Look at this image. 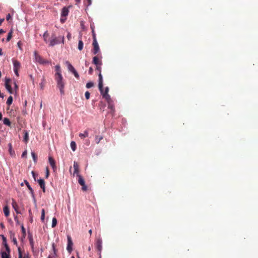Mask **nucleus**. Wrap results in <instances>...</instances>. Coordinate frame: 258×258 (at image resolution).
<instances>
[{
	"label": "nucleus",
	"instance_id": "52",
	"mask_svg": "<svg viewBox=\"0 0 258 258\" xmlns=\"http://www.w3.org/2000/svg\"><path fill=\"white\" fill-rule=\"evenodd\" d=\"M17 45H18V47H19L21 50H22V47H21L22 43H21V41H19V42L17 43Z\"/></svg>",
	"mask_w": 258,
	"mask_h": 258
},
{
	"label": "nucleus",
	"instance_id": "35",
	"mask_svg": "<svg viewBox=\"0 0 258 258\" xmlns=\"http://www.w3.org/2000/svg\"><path fill=\"white\" fill-rule=\"evenodd\" d=\"M31 155H32V157L33 159L34 160V162L35 163H36L37 160V155L34 152H31Z\"/></svg>",
	"mask_w": 258,
	"mask_h": 258
},
{
	"label": "nucleus",
	"instance_id": "20",
	"mask_svg": "<svg viewBox=\"0 0 258 258\" xmlns=\"http://www.w3.org/2000/svg\"><path fill=\"white\" fill-rule=\"evenodd\" d=\"M23 133L24 134L23 141L25 143H27L29 140V133L26 130H24Z\"/></svg>",
	"mask_w": 258,
	"mask_h": 258
},
{
	"label": "nucleus",
	"instance_id": "38",
	"mask_svg": "<svg viewBox=\"0 0 258 258\" xmlns=\"http://www.w3.org/2000/svg\"><path fill=\"white\" fill-rule=\"evenodd\" d=\"M29 241H30V244L32 248H33V246H34V241H33V239L32 237V236H29Z\"/></svg>",
	"mask_w": 258,
	"mask_h": 258
},
{
	"label": "nucleus",
	"instance_id": "53",
	"mask_svg": "<svg viewBox=\"0 0 258 258\" xmlns=\"http://www.w3.org/2000/svg\"><path fill=\"white\" fill-rule=\"evenodd\" d=\"M14 73H15V75L17 77H18L19 76V73H18L19 70H14Z\"/></svg>",
	"mask_w": 258,
	"mask_h": 258
},
{
	"label": "nucleus",
	"instance_id": "33",
	"mask_svg": "<svg viewBox=\"0 0 258 258\" xmlns=\"http://www.w3.org/2000/svg\"><path fill=\"white\" fill-rule=\"evenodd\" d=\"M71 147L73 151H75L76 149V144L74 141H72L71 143Z\"/></svg>",
	"mask_w": 258,
	"mask_h": 258
},
{
	"label": "nucleus",
	"instance_id": "12",
	"mask_svg": "<svg viewBox=\"0 0 258 258\" xmlns=\"http://www.w3.org/2000/svg\"><path fill=\"white\" fill-rule=\"evenodd\" d=\"M48 160L50 166L52 167L53 171H55L56 170L55 160L51 156H49Z\"/></svg>",
	"mask_w": 258,
	"mask_h": 258
},
{
	"label": "nucleus",
	"instance_id": "60",
	"mask_svg": "<svg viewBox=\"0 0 258 258\" xmlns=\"http://www.w3.org/2000/svg\"><path fill=\"white\" fill-rule=\"evenodd\" d=\"M32 174L33 175V176L35 179V180H36V178H35V172L34 171H32Z\"/></svg>",
	"mask_w": 258,
	"mask_h": 258
},
{
	"label": "nucleus",
	"instance_id": "21",
	"mask_svg": "<svg viewBox=\"0 0 258 258\" xmlns=\"http://www.w3.org/2000/svg\"><path fill=\"white\" fill-rule=\"evenodd\" d=\"M24 182H25L26 185H27V187L28 188L29 190H30V192L33 198H34V193L33 190L32 188L31 187V186L30 185L29 182L27 180H25Z\"/></svg>",
	"mask_w": 258,
	"mask_h": 258
},
{
	"label": "nucleus",
	"instance_id": "50",
	"mask_svg": "<svg viewBox=\"0 0 258 258\" xmlns=\"http://www.w3.org/2000/svg\"><path fill=\"white\" fill-rule=\"evenodd\" d=\"M12 18V16L11 15H10V14H8L7 15V17H6V19L7 21H9L10 19H11Z\"/></svg>",
	"mask_w": 258,
	"mask_h": 258
},
{
	"label": "nucleus",
	"instance_id": "14",
	"mask_svg": "<svg viewBox=\"0 0 258 258\" xmlns=\"http://www.w3.org/2000/svg\"><path fill=\"white\" fill-rule=\"evenodd\" d=\"M69 8L67 7H63L61 10V17H67L69 14Z\"/></svg>",
	"mask_w": 258,
	"mask_h": 258
},
{
	"label": "nucleus",
	"instance_id": "5",
	"mask_svg": "<svg viewBox=\"0 0 258 258\" xmlns=\"http://www.w3.org/2000/svg\"><path fill=\"white\" fill-rule=\"evenodd\" d=\"M96 66V70L99 72L98 77H99V83H98V88H101L103 82V77L101 74V66L102 64H97Z\"/></svg>",
	"mask_w": 258,
	"mask_h": 258
},
{
	"label": "nucleus",
	"instance_id": "45",
	"mask_svg": "<svg viewBox=\"0 0 258 258\" xmlns=\"http://www.w3.org/2000/svg\"><path fill=\"white\" fill-rule=\"evenodd\" d=\"M1 237H2V240H3L2 244L5 243H7L6 237H5L4 235H2Z\"/></svg>",
	"mask_w": 258,
	"mask_h": 258
},
{
	"label": "nucleus",
	"instance_id": "55",
	"mask_svg": "<svg viewBox=\"0 0 258 258\" xmlns=\"http://www.w3.org/2000/svg\"><path fill=\"white\" fill-rule=\"evenodd\" d=\"M66 20V18H63V17H61V18H60V22L63 23L65 22V21Z\"/></svg>",
	"mask_w": 258,
	"mask_h": 258
},
{
	"label": "nucleus",
	"instance_id": "36",
	"mask_svg": "<svg viewBox=\"0 0 258 258\" xmlns=\"http://www.w3.org/2000/svg\"><path fill=\"white\" fill-rule=\"evenodd\" d=\"M13 31L11 30L8 33L7 41H9L12 37Z\"/></svg>",
	"mask_w": 258,
	"mask_h": 258
},
{
	"label": "nucleus",
	"instance_id": "34",
	"mask_svg": "<svg viewBox=\"0 0 258 258\" xmlns=\"http://www.w3.org/2000/svg\"><path fill=\"white\" fill-rule=\"evenodd\" d=\"M57 224V219H56V218L55 217H53L52 218V225H51V226L52 228H54L56 226Z\"/></svg>",
	"mask_w": 258,
	"mask_h": 258
},
{
	"label": "nucleus",
	"instance_id": "27",
	"mask_svg": "<svg viewBox=\"0 0 258 258\" xmlns=\"http://www.w3.org/2000/svg\"><path fill=\"white\" fill-rule=\"evenodd\" d=\"M89 135V133L87 131H85L84 133H80L79 136L81 139H84L86 137H87Z\"/></svg>",
	"mask_w": 258,
	"mask_h": 258
},
{
	"label": "nucleus",
	"instance_id": "11",
	"mask_svg": "<svg viewBox=\"0 0 258 258\" xmlns=\"http://www.w3.org/2000/svg\"><path fill=\"white\" fill-rule=\"evenodd\" d=\"M68 238V245H67V250L69 252H71L72 250V246L73 245V243L71 238V237L70 235L67 236Z\"/></svg>",
	"mask_w": 258,
	"mask_h": 258
},
{
	"label": "nucleus",
	"instance_id": "23",
	"mask_svg": "<svg viewBox=\"0 0 258 258\" xmlns=\"http://www.w3.org/2000/svg\"><path fill=\"white\" fill-rule=\"evenodd\" d=\"M55 69L56 73L55 74L54 76H58V75H62L61 74V69H60V67L59 65H58V64L56 65L55 67Z\"/></svg>",
	"mask_w": 258,
	"mask_h": 258
},
{
	"label": "nucleus",
	"instance_id": "9",
	"mask_svg": "<svg viewBox=\"0 0 258 258\" xmlns=\"http://www.w3.org/2000/svg\"><path fill=\"white\" fill-rule=\"evenodd\" d=\"M11 251L5 250L4 248H2L1 250V258H11Z\"/></svg>",
	"mask_w": 258,
	"mask_h": 258
},
{
	"label": "nucleus",
	"instance_id": "16",
	"mask_svg": "<svg viewBox=\"0 0 258 258\" xmlns=\"http://www.w3.org/2000/svg\"><path fill=\"white\" fill-rule=\"evenodd\" d=\"M12 205L13 208L16 211V212L17 214H20V212H19V209H18V205L16 201L14 199H12Z\"/></svg>",
	"mask_w": 258,
	"mask_h": 258
},
{
	"label": "nucleus",
	"instance_id": "64",
	"mask_svg": "<svg viewBox=\"0 0 258 258\" xmlns=\"http://www.w3.org/2000/svg\"><path fill=\"white\" fill-rule=\"evenodd\" d=\"M3 55L2 49L0 48V55Z\"/></svg>",
	"mask_w": 258,
	"mask_h": 258
},
{
	"label": "nucleus",
	"instance_id": "48",
	"mask_svg": "<svg viewBox=\"0 0 258 258\" xmlns=\"http://www.w3.org/2000/svg\"><path fill=\"white\" fill-rule=\"evenodd\" d=\"M49 175V169L48 167H46V178H48Z\"/></svg>",
	"mask_w": 258,
	"mask_h": 258
},
{
	"label": "nucleus",
	"instance_id": "18",
	"mask_svg": "<svg viewBox=\"0 0 258 258\" xmlns=\"http://www.w3.org/2000/svg\"><path fill=\"white\" fill-rule=\"evenodd\" d=\"M73 167L74 168V175L76 174H77V176L78 174H79V165L77 163V162H76V161L74 162Z\"/></svg>",
	"mask_w": 258,
	"mask_h": 258
},
{
	"label": "nucleus",
	"instance_id": "2",
	"mask_svg": "<svg viewBox=\"0 0 258 258\" xmlns=\"http://www.w3.org/2000/svg\"><path fill=\"white\" fill-rule=\"evenodd\" d=\"M99 90L101 94L102 95L103 97L106 100V101H109L111 100V97L110 95L108 94L109 88L108 87L105 88V90H103V85L101 88H99Z\"/></svg>",
	"mask_w": 258,
	"mask_h": 258
},
{
	"label": "nucleus",
	"instance_id": "15",
	"mask_svg": "<svg viewBox=\"0 0 258 258\" xmlns=\"http://www.w3.org/2000/svg\"><path fill=\"white\" fill-rule=\"evenodd\" d=\"M38 182L40 186V187L42 189L43 191L45 192V183L44 179H40L38 180Z\"/></svg>",
	"mask_w": 258,
	"mask_h": 258
},
{
	"label": "nucleus",
	"instance_id": "22",
	"mask_svg": "<svg viewBox=\"0 0 258 258\" xmlns=\"http://www.w3.org/2000/svg\"><path fill=\"white\" fill-rule=\"evenodd\" d=\"M9 146V152L11 156H15V151L12 148V145L11 143H9L8 145Z\"/></svg>",
	"mask_w": 258,
	"mask_h": 258
},
{
	"label": "nucleus",
	"instance_id": "26",
	"mask_svg": "<svg viewBox=\"0 0 258 258\" xmlns=\"http://www.w3.org/2000/svg\"><path fill=\"white\" fill-rule=\"evenodd\" d=\"M4 212L6 217H8L10 215V210L8 206L4 207Z\"/></svg>",
	"mask_w": 258,
	"mask_h": 258
},
{
	"label": "nucleus",
	"instance_id": "46",
	"mask_svg": "<svg viewBox=\"0 0 258 258\" xmlns=\"http://www.w3.org/2000/svg\"><path fill=\"white\" fill-rule=\"evenodd\" d=\"M90 93L88 91H87L85 93V96L86 99H89L90 98Z\"/></svg>",
	"mask_w": 258,
	"mask_h": 258
},
{
	"label": "nucleus",
	"instance_id": "8",
	"mask_svg": "<svg viewBox=\"0 0 258 258\" xmlns=\"http://www.w3.org/2000/svg\"><path fill=\"white\" fill-rule=\"evenodd\" d=\"M58 38L54 35H52L51 39L49 41V45L50 46H53L56 44L59 43Z\"/></svg>",
	"mask_w": 258,
	"mask_h": 258
},
{
	"label": "nucleus",
	"instance_id": "57",
	"mask_svg": "<svg viewBox=\"0 0 258 258\" xmlns=\"http://www.w3.org/2000/svg\"><path fill=\"white\" fill-rule=\"evenodd\" d=\"M22 232L25 234H26V230H25V228L24 227V226L22 225Z\"/></svg>",
	"mask_w": 258,
	"mask_h": 258
},
{
	"label": "nucleus",
	"instance_id": "58",
	"mask_svg": "<svg viewBox=\"0 0 258 258\" xmlns=\"http://www.w3.org/2000/svg\"><path fill=\"white\" fill-rule=\"evenodd\" d=\"M88 2V6H90L91 5L92 0H87Z\"/></svg>",
	"mask_w": 258,
	"mask_h": 258
},
{
	"label": "nucleus",
	"instance_id": "4",
	"mask_svg": "<svg viewBox=\"0 0 258 258\" xmlns=\"http://www.w3.org/2000/svg\"><path fill=\"white\" fill-rule=\"evenodd\" d=\"M35 59L36 62L42 64L49 63V61L43 59L38 53L36 51H35L34 52Z\"/></svg>",
	"mask_w": 258,
	"mask_h": 258
},
{
	"label": "nucleus",
	"instance_id": "10",
	"mask_svg": "<svg viewBox=\"0 0 258 258\" xmlns=\"http://www.w3.org/2000/svg\"><path fill=\"white\" fill-rule=\"evenodd\" d=\"M93 48L92 49V52L94 54H96L99 51V46L98 44L97 41L95 40L93 41L92 43Z\"/></svg>",
	"mask_w": 258,
	"mask_h": 258
},
{
	"label": "nucleus",
	"instance_id": "24",
	"mask_svg": "<svg viewBox=\"0 0 258 258\" xmlns=\"http://www.w3.org/2000/svg\"><path fill=\"white\" fill-rule=\"evenodd\" d=\"M77 176L78 177V182L81 185H84L85 184V180L82 177L81 175L80 174H78Z\"/></svg>",
	"mask_w": 258,
	"mask_h": 258
},
{
	"label": "nucleus",
	"instance_id": "41",
	"mask_svg": "<svg viewBox=\"0 0 258 258\" xmlns=\"http://www.w3.org/2000/svg\"><path fill=\"white\" fill-rule=\"evenodd\" d=\"M11 237L13 238L12 241H13L14 244L15 245H17V240L16 238L15 237L14 234H13L11 235Z\"/></svg>",
	"mask_w": 258,
	"mask_h": 258
},
{
	"label": "nucleus",
	"instance_id": "19",
	"mask_svg": "<svg viewBox=\"0 0 258 258\" xmlns=\"http://www.w3.org/2000/svg\"><path fill=\"white\" fill-rule=\"evenodd\" d=\"M49 36V33L47 31H46L44 32V33L43 34V39L46 43H48V42H49V39H48Z\"/></svg>",
	"mask_w": 258,
	"mask_h": 258
},
{
	"label": "nucleus",
	"instance_id": "44",
	"mask_svg": "<svg viewBox=\"0 0 258 258\" xmlns=\"http://www.w3.org/2000/svg\"><path fill=\"white\" fill-rule=\"evenodd\" d=\"M92 33L93 41L97 40L96 37V34L95 33L94 29H92Z\"/></svg>",
	"mask_w": 258,
	"mask_h": 258
},
{
	"label": "nucleus",
	"instance_id": "13",
	"mask_svg": "<svg viewBox=\"0 0 258 258\" xmlns=\"http://www.w3.org/2000/svg\"><path fill=\"white\" fill-rule=\"evenodd\" d=\"M12 61L14 66V70H20L21 68L20 62L16 59H13Z\"/></svg>",
	"mask_w": 258,
	"mask_h": 258
},
{
	"label": "nucleus",
	"instance_id": "63",
	"mask_svg": "<svg viewBox=\"0 0 258 258\" xmlns=\"http://www.w3.org/2000/svg\"><path fill=\"white\" fill-rule=\"evenodd\" d=\"M67 37L69 39H70V38H71V34L70 33L68 34Z\"/></svg>",
	"mask_w": 258,
	"mask_h": 258
},
{
	"label": "nucleus",
	"instance_id": "7",
	"mask_svg": "<svg viewBox=\"0 0 258 258\" xmlns=\"http://www.w3.org/2000/svg\"><path fill=\"white\" fill-rule=\"evenodd\" d=\"M11 81V80L10 78H6L5 85V87H6V89L8 90V91L10 94H13V91L12 87L10 84Z\"/></svg>",
	"mask_w": 258,
	"mask_h": 258
},
{
	"label": "nucleus",
	"instance_id": "39",
	"mask_svg": "<svg viewBox=\"0 0 258 258\" xmlns=\"http://www.w3.org/2000/svg\"><path fill=\"white\" fill-rule=\"evenodd\" d=\"M3 245H4V247L5 248V250L11 251V249H10L7 243H4V244H3Z\"/></svg>",
	"mask_w": 258,
	"mask_h": 258
},
{
	"label": "nucleus",
	"instance_id": "32",
	"mask_svg": "<svg viewBox=\"0 0 258 258\" xmlns=\"http://www.w3.org/2000/svg\"><path fill=\"white\" fill-rule=\"evenodd\" d=\"M12 102H13V97L12 96H10L8 98V100L7 101V104L10 106V105L12 104Z\"/></svg>",
	"mask_w": 258,
	"mask_h": 258
},
{
	"label": "nucleus",
	"instance_id": "37",
	"mask_svg": "<svg viewBox=\"0 0 258 258\" xmlns=\"http://www.w3.org/2000/svg\"><path fill=\"white\" fill-rule=\"evenodd\" d=\"M45 218V210L44 209H42L41 210V220L43 221Z\"/></svg>",
	"mask_w": 258,
	"mask_h": 258
},
{
	"label": "nucleus",
	"instance_id": "54",
	"mask_svg": "<svg viewBox=\"0 0 258 258\" xmlns=\"http://www.w3.org/2000/svg\"><path fill=\"white\" fill-rule=\"evenodd\" d=\"M14 85H15V91L16 92L18 90L19 87L16 83V82L14 83Z\"/></svg>",
	"mask_w": 258,
	"mask_h": 258
},
{
	"label": "nucleus",
	"instance_id": "49",
	"mask_svg": "<svg viewBox=\"0 0 258 258\" xmlns=\"http://www.w3.org/2000/svg\"><path fill=\"white\" fill-rule=\"evenodd\" d=\"M82 189L83 190V191H86L87 189V186L85 185V184H84V185H82Z\"/></svg>",
	"mask_w": 258,
	"mask_h": 258
},
{
	"label": "nucleus",
	"instance_id": "59",
	"mask_svg": "<svg viewBox=\"0 0 258 258\" xmlns=\"http://www.w3.org/2000/svg\"><path fill=\"white\" fill-rule=\"evenodd\" d=\"M0 226H1V227L2 228H5V225H4V224L3 223H1L0 224Z\"/></svg>",
	"mask_w": 258,
	"mask_h": 258
},
{
	"label": "nucleus",
	"instance_id": "6",
	"mask_svg": "<svg viewBox=\"0 0 258 258\" xmlns=\"http://www.w3.org/2000/svg\"><path fill=\"white\" fill-rule=\"evenodd\" d=\"M102 55L100 54H98L96 56L93 57L92 63L95 65L102 64Z\"/></svg>",
	"mask_w": 258,
	"mask_h": 258
},
{
	"label": "nucleus",
	"instance_id": "43",
	"mask_svg": "<svg viewBox=\"0 0 258 258\" xmlns=\"http://www.w3.org/2000/svg\"><path fill=\"white\" fill-rule=\"evenodd\" d=\"M19 258H25V256L23 257L22 253L21 250V248H18Z\"/></svg>",
	"mask_w": 258,
	"mask_h": 258
},
{
	"label": "nucleus",
	"instance_id": "3",
	"mask_svg": "<svg viewBox=\"0 0 258 258\" xmlns=\"http://www.w3.org/2000/svg\"><path fill=\"white\" fill-rule=\"evenodd\" d=\"M95 248L97 249L100 257H101V252L102 249V240L100 237L97 238L95 240Z\"/></svg>",
	"mask_w": 258,
	"mask_h": 258
},
{
	"label": "nucleus",
	"instance_id": "17",
	"mask_svg": "<svg viewBox=\"0 0 258 258\" xmlns=\"http://www.w3.org/2000/svg\"><path fill=\"white\" fill-rule=\"evenodd\" d=\"M52 248L53 250V253H51L49 255L47 258H56L57 257V253H56V249L55 248V245L54 243L52 244Z\"/></svg>",
	"mask_w": 258,
	"mask_h": 258
},
{
	"label": "nucleus",
	"instance_id": "30",
	"mask_svg": "<svg viewBox=\"0 0 258 258\" xmlns=\"http://www.w3.org/2000/svg\"><path fill=\"white\" fill-rule=\"evenodd\" d=\"M4 123L8 126H10L11 124V121L8 118H4L3 120Z\"/></svg>",
	"mask_w": 258,
	"mask_h": 258
},
{
	"label": "nucleus",
	"instance_id": "1",
	"mask_svg": "<svg viewBox=\"0 0 258 258\" xmlns=\"http://www.w3.org/2000/svg\"><path fill=\"white\" fill-rule=\"evenodd\" d=\"M55 80L57 83V87L59 89L60 92L61 94H64V83L63 81V77L62 75H58L54 76Z\"/></svg>",
	"mask_w": 258,
	"mask_h": 258
},
{
	"label": "nucleus",
	"instance_id": "28",
	"mask_svg": "<svg viewBox=\"0 0 258 258\" xmlns=\"http://www.w3.org/2000/svg\"><path fill=\"white\" fill-rule=\"evenodd\" d=\"M66 64L67 66L68 69L70 72H71L74 69V67L69 61H66Z\"/></svg>",
	"mask_w": 258,
	"mask_h": 258
},
{
	"label": "nucleus",
	"instance_id": "29",
	"mask_svg": "<svg viewBox=\"0 0 258 258\" xmlns=\"http://www.w3.org/2000/svg\"><path fill=\"white\" fill-rule=\"evenodd\" d=\"M45 77H43V78H42V79L41 80V82L40 84V88H41V89L42 90H43L44 89V86H45Z\"/></svg>",
	"mask_w": 258,
	"mask_h": 258
},
{
	"label": "nucleus",
	"instance_id": "47",
	"mask_svg": "<svg viewBox=\"0 0 258 258\" xmlns=\"http://www.w3.org/2000/svg\"><path fill=\"white\" fill-rule=\"evenodd\" d=\"M73 74H74V75L75 76V77L76 78H77V79L79 78V75L78 73V72L76 71V70L75 71H74V72H73Z\"/></svg>",
	"mask_w": 258,
	"mask_h": 258
},
{
	"label": "nucleus",
	"instance_id": "40",
	"mask_svg": "<svg viewBox=\"0 0 258 258\" xmlns=\"http://www.w3.org/2000/svg\"><path fill=\"white\" fill-rule=\"evenodd\" d=\"M94 86V83L92 82H90L87 83L86 84V87L87 88H90Z\"/></svg>",
	"mask_w": 258,
	"mask_h": 258
},
{
	"label": "nucleus",
	"instance_id": "61",
	"mask_svg": "<svg viewBox=\"0 0 258 258\" xmlns=\"http://www.w3.org/2000/svg\"><path fill=\"white\" fill-rule=\"evenodd\" d=\"M4 20H5L4 18H2V19H0V25H2V24L4 22Z\"/></svg>",
	"mask_w": 258,
	"mask_h": 258
},
{
	"label": "nucleus",
	"instance_id": "62",
	"mask_svg": "<svg viewBox=\"0 0 258 258\" xmlns=\"http://www.w3.org/2000/svg\"><path fill=\"white\" fill-rule=\"evenodd\" d=\"M5 31L3 29H0V34L5 33Z\"/></svg>",
	"mask_w": 258,
	"mask_h": 258
},
{
	"label": "nucleus",
	"instance_id": "25",
	"mask_svg": "<svg viewBox=\"0 0 258 258\" xmlns=\"http://www.w3.org/2000/svg\"><path fill=\"white\" fill-rule=\"evenodd\" d=\"M81 37H82V36L80 35L79 37L80 39L79 41L78 47V48L79 50H82V49L83 48V45H84L83 42L82 40H81Z\"/></svg>",
	"mask_w": 258,
	"mask_h": 258
},
{
	"label": "nucleus",
	"instance_id": "56",
	"mask_svg": "<svg viewBox=\"0 0 258 258\" xmlns=\"http://www.w3.org/2000/svg\"><path fill=\"white\" fill-rule=\"evenodd\" d=\"M26 155H27V151H24V152H23V153H22V157H25Z\"/></svg>",
	"mask_w": 258,
	"mask_h": 258
},
{
	"label": "nucleus",
	"instance_id": "51",
	"mask_svg": "<svg viewBox=\"0 0 258 258\" xmlns=\"http://www.w3.org/2000/svg\"><path fill=\"white\" fill-rule=\"evenodd\" d=\"M93 70L92 67H90L89 69V74L91 75L93 73Z\"/></svg>",
	"mask_w": 258,
	"mask_h": 258
},
{
	"label": "nucleus",
	"instance_id": "31",
	"mask_svg": "<svg viewBox=\"0 0 258 258\" xmlns=\"http://www.w3.org/2000/svg\"><path fill=\"white\" fill-rule=\"evenodd\" d=\"M108 103V107L111 110H114V107L112 104V100H109V101H107Z\"/></svg>",
	"mask_w": 258,
	"mask_h": 258
},
{
	"label": "nucleus",
	"instance_id": "42",
	"mask_svg": "<svg viewBox=\"0 0 258 258\" xmlns=\"http://www.w3.org/2000/svg\"><path fill=\"white\" fill-rule=\"evenodd\" d=\"M102 139L103 138L101 136H97L95 138L96 143L98 144Z\"/></svg>",
	"mask_w": 258,
	"mask_h": 258
}]
</instances>
